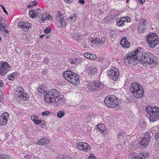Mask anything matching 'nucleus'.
Masks as SVG:
<instances>
[{
    "mask_svg": "<svg viewBox=\"0 0 159 159\" xmlns=\"http://www.w3.org/2000/svg\"><path fill=\"white\" fill-rule=\"evenodd\" d=\"M139 55L137 57L139 59V62L143 65L149 68H152L156 66L157 63L156 57L153 54L150 53H146L143 54L141 51L140 48H139Z\"/></svg>",
    "mask_w": 159,
    "mask_h": 159,
    "instance_id": "1",
    "label": "nucleus"
},
{
    "mask_svg": "<svg viewBox=\"0 0 159 159\" xmlns=\"http://www.w3.org/2000/svg\"><path fill=\"white\" fill-rule=\"evenodd\" d=\"M44 99L47 103L54 102V105L56 106L61 103L64 100L63 96L60 95L59 92L55 89L47 91Z\"/></svg>",
    "mask_w": 159,
    "mask_h": 159,
    "instance_id": "2",
    "label": "nucleus"
},
{
    "mask_svg": "<svg viewBox=\"0 0 159 159\" xmlns=\"http://www.w3.org/2000/svg\"><path fill=\"white\" fill-rule=\"evenodd\" d=\"M139 48L135 51L127 53L124 57V60L125 63L128 66L130 65H135L138 62H139V59L137 57L139 55Z\"/></svg>",
    "mask_w": 159,
    "mask_h": 159,
    "instance_id": "3",
    "label": "nucleus"
},
{
    "mask_svg": "<svg viewBox=\"0 0 159 159\" xmlns=\"http://www.w3.org/2000/svg\"><path fill=\"white\" fill-rule=\"evenodd\" d=\"M130 90L133 96L136 98L140 99L144 95V91L142 87L137 83H133L130 86Z\"/></svg>",
    "mask_w": 159,
    "mask_h": 159,
    "instance_id": "4",
    "label": "nucleus"
},
{
    "mask_svg": "<svg viewBox=\"0 0 159 159\" xmlns=\"http://www.w3.org/2000/svg\"><path fill=\"white\" fill-rule=\"evenodd\" d=\"M146 111L149 116L150 121L154 122L159 119V108L157 107H152L148 105L146 107Z\"/></svg>",
    "mask_w": 159,
    "mask_h": 159,
    "instance_id": "5",
    "label": "nucleus"
},
{
    "mask_svg": "<svg viewBox=\"0 0 159 159\" xmlns=\"http://www.w3.org/2000/svg\"><path fill=\"white\" fill-rule=\"evenodd\" d=\"M63 76L66 80L75 85L79 84L80 82L79 75L71 70L64 72Z\"/></svg>",
    "mask_w": 159,
    "mask_h": 159,
    "instance_id": "6",
    "label": "nucleus"
},
{
    "mask_svg": "<svg viewBox=\"0 0 159 159\" xmlns=\"http://www.w3.org/2000/svg\"><path fill=\"white\" fill-rule=\"evenodd\" d=\"M105 105L109 108H113L116 106L120 107V102L116 97L113 95H109L105 99Z\"/></svg>",
    "mask_w": 159,
    "mask_h": 159,
    "instance_id": "7",
    "label": "nucleus"
},
{
    "mask_svg": "<svg viewBox=\"0 0 159 159\" xmlns=\"http://www.w3.org/2000/svg\"><path fill=\"white\" fill-rule=\"evenodd\" d=\"M146 41L152 48L155 47L158 43V37L156 33H152L147 37Z\"/></svg>",
    "mask_w": 159,
    "mask_h": 159,
    "instance_id": "8",
    "label": "nucleus"
},
{
    "mask_svg": "<svg viewBox=\"0 0 159 159\" xmlns=\"http://www.w3.org/2000/svg\"><path fill=\"white\" fill-rule=\"evenodd\" d=\"M12 68V67L5 61L0 63V75L3 76Z\"/></svg>",
    "mask_w": 159,
    "mask_h": 159,
    "instance_id": "9",
    "label": "nucleus"
},
{
    "mask_svg": "<svg viewBox=\"0 0 159 159\" xmlns=\"http://www.w3.org/2000/svg\"><path fill=\"white\" fill-rule=\"evenodd\" d=\"M102 83L99 81H93L91 82L88 85V88L89 90L93 91H98L101 88L103 87Z\"/></svg>",
    "mask_w": 159,
    "mask_h": 159,
    "instance_id": "10",
    "label": "nucleus"
},
{
    "mask_svg": "<svg viewBox=\"0 0 159 159\" xmlns=\"http://www.w3.org/2000/svg\"><path fill=\"white\" fill-rule=\"evenodd\" d=\"M106 72L107 74V76L114 80H115L118 78L119 74L117 68H112L107 70Z\"/></svg>",
    "mask_w": 159,
    "mask_h": 159,
    "instance_id": "11",
    "label": "nucleus"
},
{
    "mask_svg": "<svg viewBox=\"0 0 159 159\" xmlns=\"http://www.w3.org/2000/svg\"><path fill=\"white\" fill-rule=\"evenodd\" d=\"M76 146L78 149L85 152H88L90 150V146L85 142H80Z\"/></svg>",
    "mask_w": 159,
    "mask_h": 159,
    "instance_id": "12",
    "label": "nucleus"
},
{
    "mask_svg": "<svg viewBox=\"0 0 159 159\" xmlns=\"http://www.w3.org/2000/svg\"><path fill=\"white\" fill-rule=\"evenodd\" d=\"M151 134L149 133L145 134V136L144 137L140 142V145L142 146V148L146 147L149 143L151 138Z\"/></svg>",
    "mask_w": 159,
    "mask_h": 159,
    "instance_id": "13",
    "label": "nucleus"
},
{
    "mask_svg": "<svg viewBox=\"0 0 159 159\" xmlns=\"http://www.w3.org/2000/svg\"><path fill=\"white\" fill-rule=\"evenodd\" d=\"M9 117V114L7 112L3 113L0 116V125L4 126L5 125L7 121V118Z\"/></svg>",
    "mask_w": 159,
    "mask_h": 159,
    "instance_id": "14",
    "label": "nucleus"
},
{
    "mask_svg": "<svg viewBox=\"0 0 159 159\" xmlns=\"http://www.w3.org/2000/svg\"><path fill=\"white\" fill-rule=\"evenodd\" d=\"M106 41V39L105 37L101 38H93L91 40V43L93 44L99 45L100 44L104 43Z\"/></svg>",
    "mask_w": 159,
    "mask_h": 159,
    "instance_id": "15",
    "label": "nucleus"
},
{
    "mask_svg": "<svg viewBox=\"0 0 159 159\" xmlns=\"http://www.w3.org/2000/svg\"><path fill=\"white\" fill-rule=\"evenodd\" d=\"M145 20L141 19L139 21V23L138 26V30L140 32H142L145 30Z\"/></svg>",
    "mask_w": 159,
    "mask_h": 159,
    "instance_id": "16",
    "label": "nucleus"
},
{
    "mask_svg": "<svg viewBox=\"0 0 159 159\" xmlns=\"http://www.w3.org/2000/svg\"><path fill=\"white\" fill-rule=\"evenodd\" d=\"M120 44L122 47L126 48H128L130 45V43L125 38H123L121 39Z\"/></svg>",
    "mask_w": 159,
    "mask_h": 159,
    "instance_id": "17",
    "label": "nucleus"
},
{
    "mask_svg": "<svg viewBox=\"0 0 159 159\" xmlns=\"http://www.w3.org/2000/svg\"><path fill=\"white\" fill-rule=\"evenodd\" d=\"M47 91H45L44 88L41 86L38 87L36 90V93L40 96H42V94H43L44 97H45V95L47 93Z\"/></svg>",
    "mask_w": 159,
    "mask_h": 159,
    "instance_id": "18",
    "label": "nucleus"
},
{
    "mask_svg": "<svg viewBox=\"0 0 159 159\" xmlns=\"http://www.w3.org/2000/svg\"><path fill=\"white\" fill-rule=\"evenodd\" d=\"M49 142V140L46 137L42 138L38 142V144L40 145H44L47 144Z\"/></svg>",
    "mask_w": 159,
    "mask_h": 159,
    "instance_id": "19",
    "label": "nucleus"
},
{
    "mask_svg": "<svg viewBox=\"0 0 159 159\" xmlns=\"http://www.w3.org/2000/svg\"><path fill=\"white\" fill-rule=\"evenodd\" d=\"M56 20L57 21L56 23L57 24L58 27L62 28L66 25V23L63 17H61V19H59V20Z\"/></svg>",
    "mask_w": 159,
    "mask_h": 159,
    "instance_id": "20",
    "label": "nucleus"
},
{
    "mask_svg": "<svg viewBox=\"0 0 159 159\" xmlns=\"http://www.w3.org/2000/svg\"><path fill=\"white\" fill-rule=\"evenodd\" d=\"M115 17L113 15L107 16L104 19V21L108 23H111L115 19Z\"/></svg>",
    "mask_w": 159,
    "mask_h": 159,
    "instance_id": "21",
    "label": "nucleus"
},
{
    "mask_svg": "<svg viewBox=\"0 0 159 159\" xmlns=\"http://www.w3.org/2000/svg\"><path fill=\"white\" fill-rule=\"evenodd\" d=\"M18 98L22 99L24 100H27L29 98V96L28 95L25 93H23L18 94V95H16Z\"/></svg>",
    "mask_w": 159,
    "mask_h": 159,
    "instance_id": "22",
    "label": "nucleus"
},
{
    "mask_svg": "<svg viewBox=\"0 0 159 159\" xmlns=\"http://www.w3.org/2000/svg\"><path fill=\"white\" fill-rule=\"evenodd\" d=\"M31 119L33 121L34 123L36 125H39L41 122V120H38V118L35 116H31L30 117Z\"/></svg>",
    "mask_w": 159,
    "mask_h": 159,
    "instance_id": "23",
    "label": "nucleus"
},
{
    "mask_svg": "<svg viewBox=\"0 0 159 159\" xmlns=\"http://www.w3.org/2000/svg\"><path fill=\"white\" fill-rule=\"evenodd\" d=\"M31 24L29 23H26L25 25L22 28L23 30L25 31H27L28 30L29 28L31 27Z\"/></svg>",
    "mask_w": 159,
    "mask_h": 159,
    "instance_id": "24",
    "label": "nucleus"
},
{
    "mask_svg": "<svg viewBox=\"0 0 159 159\" xmlns=\"http://www.w3.org/2000/svg\"><path fill=\"white\" fill-rule=\"evenodd\" d=\"M16 95H18V94H20L23 91V89L21 86H18L16 88Z\"/></svg>",
    "mask_w": 159,
    "mask_h": 159,
    "instance_id": "25",
    "label": "nucleus"
},
{
    "mask_svg": "<svg viewBox=\"0 0 159 159\" xmlns=\"http://www.w3.org/2000/svg\"><path fill=\"white\" fill-rule=\"evenodd\" d=\"M104 125L103 124H99L98 126V130L99 131L102 133L104 130Z\"/></svg>",
    "mask_w": 159,
    "mask_h": 159,
    "instance_id": "26",
    "label": "nucleus"
},
{
    "mask_svg": "<svg viewBox=\"0 0 159 159\" xmlns=\"http://www.w3.org/2000/svg\"><path fill=\"white\" fill-rule=\"evenodd\" d=\"M73 37L74 39L76 40L80 41L81 40V36L80 35L75 34L74 35Z\"/></svg>",
    "mask_w": 159,
    "mask_h": 159,
    "instance_id": "27",
    "label": "nucleus"
},
{
    "mask_svg": "<svg viewBox=\"0 0 159 159\" xmlns=\"http://www.w3.org/2000/svg\"><path fill=\"white\" fill-rule=\"evenodd\" d=\"M125 21L122 20L120 19L117 22L116 24L118 26H123L124 25Z\"/></svg>",
    "mask_w": 159,
    "mask_h": 159,
    "instance_id": "28",
    "label": "nucleus"
},
{
    "mask_svg": "<svg viewBox=\"0 0 159 159\" xmlns=\"http://www.w3.org/2000/svg\"><path fill=\"white\" fill-rule=\"evenodd\" d=\"M41 18V22H44L45 20L47 19V15L46 14H42Z\"/></svg>",
    "mask_w": 159,
    "mask_h": 159,
    "instance_id": "29",
    "label": "nucleus"
},
{
    "mask_svg": "<svg viewBox=\"0 0 159 159\" xmlns=\"http://www.w3.org/2000/svg\"><path fill=\"white\" fill-rule=\"evenodd\" d=\"M62 16V14L60 11H58L57 14L56 16V20H59V19H61Z\"/></svg>",
    "mask_w": 159,
    "mask_h": 159,
    "instance_id": "30",
    "label": "nucleus"
},
{
    "mask_svg": "<svg viewBox=\"0 0 159 159\" xmlns=\"http://www.w3.org/2000/svg\"><path fill=\"white\" fill-rule=\"evenodd\" d=\"M92 69V67H91V66L88 65L86 67V72L89 75L91 74V71Z\"/></svg>",
    "mask_w": 159,
    "mask_h": 159,
    "instance_id": "31",
    "label": "nucleus"
},
{
    "mask_svg": "<svg viewBox=\"0 0 159 159\" xmlns=\"http://www.w3.org/2000/svg\"><path fill=\"white\" fill-rule=\"evenodd\" d=\"M139 155H141V157L143 158V159H144L146 157L149 156V154L147 153L146 152H144L143 153L140 154Z\"/></svg>",
    "mask_w": 159,
    "mask_h": 159,
    "instance_id": "32",
    "label": "nucleus"
},
{
    "mask_svg": "<svg viewBox=\"0 0 159 159\" xmlns=\"http://www.w3.org/2000/svg\"><path fill=\"white\" fill-rule=\"evenodd\" d=\"M64 115V113L63 111H60L57 112V116L59 118H61Z\"/></svg>",
    "mask_w": 159,
    "mask_h": 159,
    "instance_id": "33",
    "label": "nucleus"
},
{
    "mask_svg": "<svg viewBox=\"0 0 159 159\" xmlns=\"http://www.w3.org/2000/svg\"><path fill=\"white\" fill-rule=\"evenodd\" d=\"M97 57L94 54L90 53V55H89V59L92 60H94Z\"/></svg>",
    "mask_w": 159,
    "mask_h": 159,
    "instance_id": "34",
    "label": "nucleus"
},
{
    "mask_svg": "<svg viewBox=\"0 0 159 159\" xmlns=\"http://www.w3.org/2000/svg\"><path fill=\"white\" fill-rule=\"evenodd\" d=\"M88 159H97L96 157L94 156V154L93 153H91L90 154V156L88 157Z\"/></svg>",
    "mask_w": 159,
    "mask_h": 159,
    "instance_id": "35",
    "label": "nucleus"
},
{
    "mask_svg": "<svg viewBox=\"0 0 159 159\" xmlns=\"http://www.w3.org/2000/svg\"><path fill=\"white\" fill-rule=\"evenodd\" d=\"M0 159H9L7 155L2 154L0 155Z\"/></svg>",
    "mask_w": 159,
    "mask_h": 159,
    "instance_id": "36",
    "label": "nucleus"
},
{
    "mask_svg": "<svg viewBox=\"0 0 159 159\" xmlns=\"http://www.w3.org/2000/svg\"><path fill=\"white\" fill-rule=\"evenodd\" d=\"M69 19L72 20H75L77 19V16L75 14H73L72 15L68 18V19Z\"/></svg>",
    "mask_w": 159,
    "mask_h": 159,
    "instance_id": "37",
    "label": "nucleus"
},
{
    "mask_svg": "<svg viewBox=\"0 0 159 159\" xmlns=\"http://www.w3.org/2000/svg\"><path fill=\"white\" fill-rule=\"evenodd\" d=\"M25 23L23 22H20L18 25V28H22L23 26L25 25Z\"/></svg>",
    "mask_w": 159,
    "mask_h": 159,
    "instance_id": "38",
    "label": "nucleus"
},
{
    "mask_svg": "<svg viewBox=\"0 0 159 159\" xmlns=\"http://www.w3.org/2000/svg\"><path fill=\"white\" fill-rule=\"evenodd\" d=\"M97 72L98 71L97 69L95 68H93L91 70V74L93 75L95 73H97Z\"/></svg>",
    "mask_w": 159,
    "mask_h": 159,
    "instance_id": "39",
    "label": "nucleus"
},
{
    "mask_svg": "<svg viewBox=\"0 0 159 159\" xmlns=\"http://www.w3.org/2000/svg\"><path fill=\"white\" fill-rule=\"evenodd\" d=\"M51 31V30L49 28H47L44 30V33L48 34L50 33Z\"/></svg>",
    "mask_w": 159,
    "mask_h": 159,
    "instance_id": "40",
    "label": "nucleus"
},
{
    "mask_svg": "<svg viewBox=\"0 0 159 159\" xmlns=\"http://www.w3.org/2000/svg\"><path fill=\"white\" fill-rule=\"evenodd\" d=\"M0 29L1 30L4 31L6 32H8V31L7 30H6L5 27L3 25L0 28Z\"/></svg>",
    "mask_w": 159,
    "mask_h": 159,
    "instance_id": "41",
    "label": "nucleus"
},
{
    "mask_svg": "<svg viewBox=\"0 0 159 159\" xmlns=\"http://www.w3.org/2000/svg\"><path fill=\"white\" fill-rule=\"evenodd\" d=\"M29 15L30 17L32 18H35L36 17V15L34 13H30V12H29Z\"/></svg>",
    "mask_w": 159,
    "mask_h": 159,
    "instance_id": "42",
    "label": "nucleus"
},
{
    "mask_svg": "<svg viewBox=\"0 0 159 159\" xmlns=\"http://www.w3.org/2000/svg\"><path fill=\"white\" fill-rule=\"evenodd\" d=\"M50 113L49 111H46L45 112H43L42 113V115L43 116H44L45 115H48L50 114Z\"/></svg>",
    "mask_w": 159,
    "mask_h": 159,
    "instance_id": "43",
    "label": "nucleus"
},
{
    "mask_svg": "<svg viewBox=\"0 0 159 159\" xmlns=\"http://www.w3.org/2000/svg\"><path fill=\"white\" fill-rule=\"evenodd\" d=\"M38 9H33L32 10H31L29 11V12H30V13H35L36 12H38Z\"/></svg>",
    "mask_w": 159,
    "mask_h": 159,
    "instance_id": "44",
    "label": "nucleus"
},
{
    "mask_svg": "<svg viewBox=\"0 0 159 159\" xmlns=\"http://www.w3.org/2000/svg\"><path fill=\"white\" fill-rule=\"evenodd\" d=\"M132 159H143V158L141 157V155H139L138 156H135L134 157H133Z\"/></svg>",
    "mask_w": 159,
    "mask_h": 159,
    "instance_id": "45",
    "label": "nucleus"
},
{
    "mask_svg": "<svg viewBox=\"0 0 159 159\" xmlns=\"http://www.w3.org/2000/svg\"><path fill=\"white\" fill-rule=\"evenodd\" d=\"M25 158L26 159H33L31 156L27 154L24 156Z\"/></svg>",
    "mask_w": 159,
    "mask_h": 159,
    "instance_id": "46",
    "label": "nucleus"
},
{
    "mask_svg": "<svg viewBox=\"0 0 159 159\" xmlns=\"http://www.w3.org/2000/svg\"><path fill=\"white\" fill-rule=\"evenodd\" d=\"M90 55V53L89 52H86L84 54V56L86 58L89 59Z\"/></svg>",
    "mask_w": 159,
    "mask_h": 159,
    "instance_id": "47",
    "label": "nucleus"
},
{
    "mask_svg": "<svg viewBox=\"0 0 159 159\" xmlns=\"http://www.w3.org/2000/svg\"><path fill=\"white\" fill-rule=\"evenodd\" d=\"M3 97L2 93L0 90V101L1 102L3 100Z\"/></svg>",
    "mask_w": 159,
    "mask_h": 159,
    "instance_id": "48",
    "label": "nucleus"
},
{
    "mask_svg": "<svg viewBox=\"0 0 159 159\" xmlns=\"http://www.w3.org/2000/svg\"><path fill=\"white\" fill-rule=\"evenodd\" d=\"M0 6L2 7V8L3 9V11L5 13V14L7 15L8 14V12H7V11L6 10L5 8L2 5H1Z\"/></svg>",
    "mask_w": 159,
    "mask_h": 159,
    "instance_id": "49",
    "label": "nucleus"
},
{
    "mask_svg": "<svg viewBox=\"0 0 159 159\" xmlns=\"http://www.w3.org/2000/svg\"><path fill=\"white\" fill-rule=\"evenodd\" d=\"M155 137L156 140L159 141V133L156 134Z\"/></svg>",
    "mask_w": 159,
    "mask_h": 159,
    "instance_id": "50",
    "label": "nucleus"
},
{
    "mask_svg": "<svg viewBox=\"0 0 159 159\" xmlns=\"http://www.w3.org/2000/svg\"><path fill=\"white\" fill-rule=\"evenodd\" d=\"M123 133L122 132H120L118 134L117 137L118 138H120L121 136H123Z\"/></svg>",
    "mask_w": 159,
    "mask_h": 159,
    "instance_id": "51",
    "label": "nucleus"
},
{
    "mask_svg": "<svg viewBox=\"0 0 159 159\" xmlns=\"http://www.w3.org/2000/svg\"><path fill=\"white\" fill-rule=\"evenodd\" d=\"M31 3L33 6H36L37 4V2L36 1H34Z\"/></svg>",
    "mask_w": 159,
    "mask_h": 159,
    "instance_id": "52",
    "label": "nucleus"
},
{
    "mask_svg": "<svg viewBox=\"0 0 159 159\" xmlns=\"http://www.w3.org/2000/svg\"><path fill=\"white\" fill-rule=\"evenodd\" d=\"M16 74L15 73V72L12 73L10 75V76H11V77H12L14 78L15 77V76Z\"/></svg>",
    "mask_w": 159,
    "mask_h": 159,
    "instance_id": "53",
    "label": "nucleus"
},
{
    "mask_svg": "<svg viewBox=\"0 0 159 159\" xmlns=\"http://www.w3.org/2000/svg\"><path fill=\"white\" fill-rule=\"evenodd\" d=\"M44 62L45 63L48 64V58H46L44 59Z\"/></svg>",
    "mask_w": 159,
    "mask_h": 159,
    "instance_id": "54",
    "label": "nucleus"
},
{
    "mask_svg": "<svg viewBox=\"0 0 159 159\" xmlns=\"http://www.w3.org/2000/svg\"><path fill=\"white\" fill-rule=\"evenodd\" d=\"M38 12L34 13V14L36 16H38L39 14L41 12V11L39 8H38Z\"/></svg>",
    "mask_w": 159,
    "mask_h": 159,
    "instance_id": "55",
    "label": "nucleus"
},
{
    "mask_svg": "<svg viewBox=\"0 0 159 159\" xmlns=\"http://www.w3.org/2000/svg\"><path fill=\"white\" fill-rule=\"evenodd\" d=\"M61 159H70L69 157L68 156H64L61 158Z\"/></svg>",
    "mask_w": 159,
    "mask_h": 159,
    "instance_id": "56",
    "label": "nucleus"
},
{
    "mask_svg": "<svg viewBox=\"0 0 159 159\" xmlns=\"http://www.w3.org/2000/svg\"><path fill=\"white\" fill-rule=\"evenodd\" d=\"M79 2L82 4H83L85 3V1L84 0H79Z\"/></svg>",
    "mask_w": 159,
    "mask_h": 159,
    "instance_id": "57",
    "label": "nucleus"
},
{
    "mask_svg": "<svg viewBox=\"0 0 159 159\" xmlns=\"http://www.w3.org/2000/svg\"><path fill=\"white\" fill-rule=\"evenodd\" d=\"M65 2L68 3H70L72 2V0H65Z\"/></svg>",
    "mask_w": 159,
    "mask_h": 159,
    "instance_id": "58",
    "label": "nucleus"
},
{
    "mask_svg": "<svg viewBox=\"0 0 159 159\" xmlns=\"http://www.w3.org/2000/svg\"><path fill=\"white\" fill-rule=\"evenodd\" d=\"M138 1L140 3L142 4L144 3L145 2V0H138Z\"/></svg>",
    "mask_w": 159,
    "mask_h": 159,
    "instance_id": "59",
    "label": "nucleus"
},
{
    "mask_svg": "<svg viewBox=\"0 0 159 159\" xmlns=\"http://www.w3.org/2000/svg\"><path fill=\"white\" fill-rule=\"evenodd\" d=\"M7 78L11 80H13V78L11 77V76L9 75H8L7 76Z\"/></svg>",
    "mask_w": 159,
    "mask_h": 159,
    "instance_id": "60",
    "label": "nucleus"
},
{
    "mask_svg": "<svg viewBox=\"0 0 159 159\" xmlns=\"http://www.w3.org/2000/svg\"><path fill=\"white\" fill-rule=\"evenodd\" d=\"M3 83L2 81L0 80V87H2L3 85Z\"/></svg>",
    "mask_w": 159,
    "mask_h": 159,
    "instance_id": "61",
    "label": "nucleus"
},
{
    "mask_svg": "<svg viewBox=\"0 0 159 159\" xmlns=\"http://www.w3.org/2000/svg\"><path fill=\"white\" fill-rule=\"evenodd\" d=\"M51 19H52V18H51V16L49 15H47V19H48V20H51Z\"/></svg>",
    "mask_w": 159,
    "mask_h": 159,
    "instance_id": "62",
    "label": "nucleus"
},
{
    "mask_svg": "<svg viewBox=\"0 0 159 159\" xmlns=\"http://www.w3.org/2000/svg\"><path fill=\"white\" fill-rule=\"evenodd\" d=\"M45 36L44 35V34H43L42 35H41L40 36V38L41 39H42L43 38L44 36Z\"/></svg>",
    "mask_w": 159,
    "mask_h": 159,
    "instance_id": "63",
    "label": "nucleus"
},
{
    "mask_svg": "<svg viewBox=\"0 0 159 159\" xmlns=\"http://www.w3.org/2000/svg\"><path fill=\"white\" fill-rule=\"evenodd\" d=\"M34 159H40L38 157H35L34 158Z\"/></svg>",
    "mask_w": 159,
    "mask_h": 159,
    "instance_id": "64",
    "label": "nucleus"
}]
</instances>
